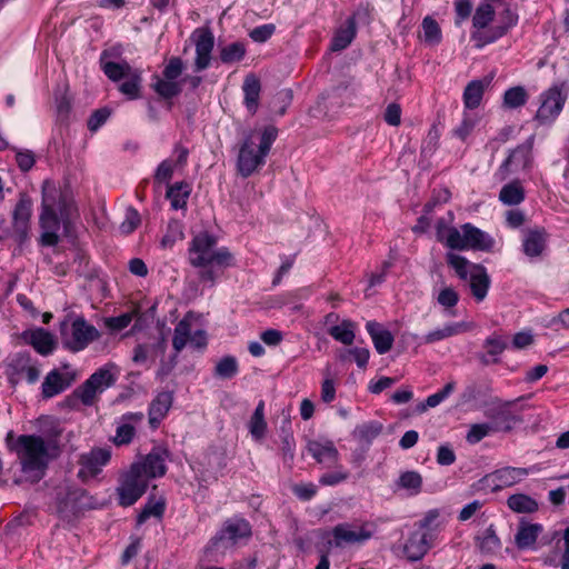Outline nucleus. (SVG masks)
Masks as SVG:
<instances>
[{
	"mask_svg": "<svg viewBox=\"0 0 569 569\" xmlns=\"http://www.w3.org/2000/svg\"><path fill=\"white\" fill-rule=\"evenodd\" d=\"M278 134L273 126L262 130H250L243 138L238 152L237 169L241 177L248 178L266 162V157Z\"/></svg>",
	"mask_w": 569,
	"mask_h": 569,
	"instance_id": "f257e3e1",
	"label": "nucleus"
},
{
	"mask_svg": "<svg viewBox=\"0 0 569 569\" xmlns=\"http://www.w3.org/2000/svg\"><path fill=\"white\" fill-rule=\"evenodd\" d=\"M11 449L16 451L24 473L31 475L34 480H40L44 476L49 463V451L43 438L21 435Z\"/></svg>",
	"mask_w": 569,
	"mask_h": 569,
	"instance_id": "f03ea898",
	"label": "nucleus"
},
{
	"mask_svg": "<svg viewBox=\"0 0 569 569\" xmlns=\"http://www.w3.org/2000/svg\"><path fill=\"white\" fill-rule=\"evenodd\" d=\"M189 261L193 267L201 269L200 280L213 286L223 269L233 264V257L227 248H220L190 253Z\"/></svg>",
	"mask_w": 569,
	"mask_h": 569,
	"instance_id": "7ed1b4c3",
	"label": "nucleus"
},
{
	"mask_svg": "<svg viewBox=\"0 0 569 569\" xmlns=\"http://www.w3.org/2000/svg\"><path fill=\"white\" fill-rule=\"evenodd\" d=\"M108 56L107 51H103L101 54V68L104 74L111 81H120L123 82L119 86V90L121 93L126 94L129 99H138L140 97L141 89V73L132 69L131 66L126 62H112L104 61V58Z\"/></svg>",
	"mask_w": 569,
	"mask_h": 569,
	"instance_id": "20e7f679",
	"label": "nucleus"
},
{
	"mask_svg": "<svg viewBox=\"0 0 569 569\" xmlns=\"http://www.w3.org/2000/svg\"><path fill=\"white\" fill-rule=\"evenodd\" d=\"M60 335L63 347L72 352L86 349L89 343L100 337L97 328L89 325L83 317L76 318L70 326L67 320L62 321Z\"/></svg>",
	"mask_w": 569,
	"mask_h": 569,
	"instance_id": "39448f33",
	"label": "nucleus"
},
{
	"mask_svg": "<svg viewBox=\"0 0 569 569\" xmlns=\"http://www.w3.org/2000/svg\"><path fill=\"white\" fill-rule=\"evenodd\" d=\"M569 96L567 80L552 84L540 94V106L535 119L541 124H549L560 114Z\"/></svg>",
	"mask_w": 569,
	"mask_h": 569,
	"instance_id": "423d86ee",
	"label": "nucleus"
},
{
	"mask_svg": "<svg viewBox=\"0 0 569 569\" xmlns=\"http://www.w3.org/2000/svg\"><path fill=\"white\" fill-rule=\"evenodd\" d=\"M497 12L499 14L497 26L490 27L488 31L471 33V40L475 41L476 48L480 49L486 44L497 41L518 23V14L512 8V0L499 1V10Z\"/></svg>",
	"mask_w": 569,
	"mask_h": 569,
	"instance_id": "0eeeda50",
	"label": "nucleus"
},
{
	"mask_svg": "<svg viewBox=\"0 0 569 569\" xmlns=\"http://www.w3.org/2000/svg\"><path fill=\"white\" fill-rule=\"evenodd\" d=\"M147 487L148 479L142 475L140 463H132L130 469L121 476L117 488L119 505L132 506L146 492Z\"/></svg>",
	"mask_w": 569,
	"mask_h": 569,
	"instance_id": "6e6552de",
	"label": "nucleus"
},
{
	"mask_svg": "<svg viewBox=\"0 0 569 569\" xmlns=\"http://www.w3.org/2000/svg\"><path fill=\"white\" fill-rule=\"evenodd\" d=\"M515 403L516 400L502 401L496 398L487 406L483 415L490 420L489 423L495 428L496 432H509L517 423L522 421L521 417L512 411Z\"/></svg>",
	"mask_w": 569,
	"mask_h": 569,
	"instance_id": "1a4fd4ad",
	"label": "nucleus"
},
{
	"mask_svg": "<svg viewBox=\"0 0 569 569\" xmlns=\"http://www.w3.org/2000/svg\"><path fill=\"white\" fill-rule=\"evenodd\" d=\"M251 526L246 519H228L221 530L211 539L206 552L233 546L239 539L251 537Z\"/></svg>",
	"mask_w": 569,
	"mask_h": 569,
	"instance_id": "9d476101",
	"label": "nucleus"
},
{
	"mask_svg": "<svg viewBox=\"0 0 569 569\" xmlns=\"http://www.w3.org/2000/svg\"><path fill=\"white\" fill-rule=\"evenodd\" d=\"M114 382V375L107 368H100L74 390L77 391L81 403L90 407L97 402L98 395L111 387Z\"/></svg>",
	"mask_w": 569,
	"mask_h": 569,
	"instance_id": "9b49d317",
	"label": "nucleus"
},
{
	"mask_svg": "<svg viewBox=\"0 0 569 569\" xmlns=\"http://www.w3.org/2000/svg\"><path fill=\"white\" fill-rule=\"evenodd\" d=\"M373 531L369 529V525L357 526L352 523H339L331 530L332 539L328 545L336 548H342L347 545L363 543L369 540Z\"/></svg>",
	"mask_w": 569,
	"mask_h": 569,
	"instance_id": "f8f14e48",
	"label": "nucleus"
},
{
	"mask_svg": "<svg viewBox=\"0 0 569 569\" xmlns=\"http://www.w3.org/2000/svg\"><path fill=\"white\" fill-rule=\"evenodd\" d=\"M77 379V373L69 363H64L59 369L51 370L42 382V397L50 399L67 390Z\"/></svg>",
	"mask_w": 569,
	"mask_h": 569,
	"instance_id": "ddd939ff",
	"label": "nucleus"
},
{
	"mask_svg": "<svg viewBox=\"0 0 569 569\" xmlns=\"http://www.w3.org/2000/svg\"><path fill=\"white\" fill-rule=\"evenodd\" d=\"M41 204L42 210L59 211L63 223H67L71 217L72 199L49 181H44L42 184Z\"/></svg>",
	"mask_w": 569,
	"mask_h": 569,
	"instance_id": "4468645a",
	"label": "nucleus"
},
{
	"mask_svg": "<svg viewBox=\"0 0 569 569\" xmlns=\"http://www.w3.org/2000/svg\"><path fill=\"white\" fill-rule=\"evenodd\" d=\"M535 137H529L526 142L513 149L508 158L500 166L499 172L502 179L511 172L530 167L532 161V147Z\"/></svg>",
	"mask_w": 569,
	"mask_h": 569,
	"instance_id": "2eb2a0df",
	"label": "nucleus"
},
{
	"mask_svg": "<svg viewBox=\"0 0 569 569\" xmlns=\"http://www.w3.org/2000/svg\"><path fill=\"white\" fill-rule=\"evenodd\" d=\"M31 212V199L26 193H21L12 212L13 236L20 244L28 239Z\"/></svg>",
	"mask_w": 569,
	"mask_h": 569,
	"instance_id": "dca6fc26",
	"label": "nucleus"
},
{
	"mask_svg": "<svg viewBox=\"0 0 569 569\" xmlns=\"http://www.w3.org/2000/svg\"><path fill=\"white\" fill-rule=\"evenodd\" d=\"M110 458V450L103 448H96L88 453L81 455L79 460L81 467L78 471V477L82 481L96 477L100 473L101 468L109 462Z\"/></svg>",
	"mask_w": 569,
	"mask_h": 569,
	"instance_id": "f3484780",
	"label": "nucleus"
},
{
	"mask_svg": "<svg viewBox=\"0 0 569 569\" xmlns=\"http://www.w3.org/2000/svg\"><path fill=\"white\" fill-rule=\"evenodd\" d=\"M528 475L527 468L503 467L486 475L482 481L491 486L492 491H498L515 486Z\"/></svg>",
	"mask_w": 569,
	"mask_h": 569,
	"instance_id": "a211bd4d",
	"label": "nucleus"
},
{
	"mask_svg": "<svg viewBox=\"0 0 569 569\" xmlns=\"http://www.w3.org/2000/svg\"><path fill=\"white\" fill-rule=\"evenodd\" d=\"M432 547V535L425 530L411 532L403 546V553L409 561L421 560Z\"/></svg>",
	"mask_w": 569,
	"mask_h": 569,
	"instance_id": "6ab92c4d",
	"label": "nucleus"
},
{
	"mask_svg": "<svg viewBox=\"0 0 569 569\" xmlns=\"http://www.w3.org/2000/svg\"><path fill=\"white\" fill-rule=\"evenodd\" d=\"M9 380L11 383H18L19 380L26 378L29 383H34L39 377V369L31 363V359L27 353H18L10 362Z\"/></svg>",
	"mask_w": 569,
	"mask_h": 569,
	"instance_id": "aec40b11",
	"label": "nucleus"
},
{
	"mask_svg": "<svg viewBox=\"0 0 569 569\" xmlns=\"http://www.w3.org/2000/svg\"><path fill=\"white\" fill-rule=\"evenodd\" d=\"M169 451L163 447H154L140 463L142 475L148 478L163 477L167 472L166 461L169 459Z\"/></svg>",
	"mask_w": 569,
	"mask_h": 569,
	"instance_id": "412c9836",
	"label": "nucleus"
},
{
	"mask_svg": "<svg viewBox=\"0 0 569 569\" xmlns=\"http://www.w3.org/2000/svg\"><path fill=\"white\" fill-rule=\"evenodd\" d=\"M366 329L379 355H385L391 350L395 340L393 336L389 330L385 329L381 323L377 321H368Z\"/></svg>",
	"mask_w": 569,
	"mask_h": 569,
	"instance_id": "4be33fe9",
	"label": "nucleus"
},
{
	"mask_svg": "<svg viewBox=\"0 0 569 569\" xmlns=\"http://www.w3.org/2000/svg\"><path fill=\"white\" fill-rule=\"evenodd\" d=\"M461 230L463 231L466 249L471 248L482 251L491 250L493 240L482 230L472 226L471 223H465L461 226Z\"/></svg>",
	"mask_w": 569,
	"mask_h": 569,
	"instance_id": "5701e85b",
	"label": "nucleus"
},
{
	"mask_svg": "<svg viewBox=\"0 0 569 569\" xmlns=\"http://www.w3.org/2000/svg\"><path fill=\"white\" fill-rule=\"evenodd\" d=\"M469 280L472 296L477 301H482L486 298L490 286V278L486 268L481 264H472Z\"/></svg>",
	"mask_w": 569,
	"mask_h": 569,
	"instance_id": "b1692460",
	"label": "nucleus"
},
{
	"mask_svg": "<svg viewBox=\"0 0 569 569\" xmlns=\"http://www.w3.org/2000/svg\"><path fill=\"white\" fill-rule=\"evenodd\" d=\"M542 530L543 528L540 523H529L521 520L515 536L516 546L521 550L532 547Z\"/></svg>",
	"mask_w": 569,
	"mask_h": 569,
	"instance_id": "393cba45",
	"label": "nucleus"
},
{
	"mask_svg": "<svg viewBox=\"0 0 569 569\" xmlns=\"http://www.w3.org/2000/svg\"><path fill=\"white\" fill-rule=\"evenodd\" d=\"M172 393L164 391L160 392L151 402L149 408V423L152 428H157L161 420L168 413L172 405Z\"/></svg>",
	"mask_w": 569,
	"mask_h": 569,
	"instance_id": "a878e982",
	"label": "nucleus"
},
{
	"mask_svg": "<svg viewBox=\"0 0 569 569\" xmlns=\"http://www.w3.org/2000/svg\"><path fill=\"white\" fill-rule=\"evenodd\" d=\"M190 193V184L186 181H180L168 187L166 198L170 201L172 209L179 210L187 207V200Z\"/></svg>",
	"mask_w": 569,
	"mask_h": 569,
	"instance_id": "bb28decb",
	"label": "nucleus"
},
{
	"mask_svg": "<svg viewBox=\"0 0 569 569\" xmlns=\"http://www.w3.org/2000/svg\"><path fill=\"white\" fill-rule=\"evenodd\" d=\"M24 336H29V343L42 356L51 353L54 349L52 335L42 328L26 332Z\"/></svg>",
	"mask_w": 569,
	"mask_h": 569,
	"instance_id": "cd10ccee",
	"label": "nucleus"
},
{
	"mask_svg": "<svg viewBox=\"0 0 569 569\" xmlns=\"http://www.w3.org/2000/svg\"><path fill=\"white\" fill-rule=\"evenodd\" d=\"M307 449L308 452L320 463H336L338 461V450L330 441L325 445L318 441H310Z\"/></svg>",
	"mask_w": 569,
	"mask_h": 569,
	"instance_id": "c85d7f7f",
	"label": "nucleus"
},
{
	"mask_svg": "<svg viewBox=\"0 0 569 569\" xmlns=\"http://www.w3.org/2000/svg\"><path fill=\"white\" fill-rule=\"evenodd\" d=\"M523 252L530 258L539 257L546 248V232L543 230H530L523 239Z\"/></svg>",
	"mask_w": 569,
	"mask_h": 569,
	"instance_id": "c756f323",
	"label": "nucleus"
},
{
	"mask_svg": "<svg viewBox=\"0 0 569 569\" xmlns=\"http://www.w3.org/2000/svg\"><path fill=\"white\" fill-rule=\"evenodd\" d=\"M242 90L244 93V103L249 111L256 112L258 107L261 84L259 78L250 73L244 78Z\"/></svg>",
	"mask_w": 569,
	"mask_h": 569,
	"instance_id": "7c9ffc66",
	"label": "nucleus"
},
{
	"mask_svg": "<svg viewBox=\"0 0 569 569\" xmlns=\"http://www.w3.org/2000/svg\"><path fill=\"white\" fill-rule=\"evenodd\" d=\"M489 82L485 80L470 81L463 91V103L468 109L477 108L483 97L485 89Z\"/></svg>",
	"mask_w": 569,
	"mask_h": 569,
	"instance_id": "2f4dec72",
	"label": "nucleus"
},
{
	"mask_svg": "<svg viewBox=\"0 0 569 569\" xmlns=\"http://www.w3.org/2000/svg\"><path fill=\"white\" fill-rule=\"evenodd\" d=\"M356 37V22L353 18L347 20V26L340 28L333 36L330 49L331 51H341L346 49Z\"/></svg>",
	"mask_w": 569,
	"mask_h": 569,
	"instance_id": "473e14b6",
	"label": "nucleus"
},
{
	"mask_svg": "<svg viewBox=\"0 0 569 569\" xmlns=\"http://www.w3.org/2000/svg\"><path fill=\"white\" fill-rule=\"evenodd\" d=\"M507 506L516 513H535L539 509L538 502L525 493L511 495L507 499Z\"/></svg>",
	"mask_w": 569,
	"mask_h": 569,
	"instance_id": "72a5a7b5",
	"label": "nucleus"
},
{
	"mask_svg": "<svg viewBox=\"0 0 569 569\" xmlns=\"http://www.w3.org/2000/svg\"><path fill=\"white\" fill-rule=\"evenodd\" d=\"M356 323L345 319L340 325L332 326L328 329V333L337 341L350 346L355 340Z\"/></svg>",
	"mask_w": 569,
	"mask_h": 569,
	"instance_id": "f704fd0d",
	"label": "nucleus"
},
{
	"mask_svg": "<svg viewBox=\"0 0 569 569\" xmlns=\"http://www.w3.org/2000/svg\"><path fill=\"white\" fill-rule=\"evenodd\" d=\"M525 199V190L519 181H512L503 186L499 193V200L507 206H516Z\"/></svg>",
	"mask_w": 569,
	"mask_h": 569,
	"instance_id": "c9c22d12",
	"label": "nucleus"
},
{
	"mask_svg": "<svg viewBox=\"0 0 569 569\" xmlns=\"http://www.w3.org/2000/svg\"><path fill=\"white\" fill-rule=\"evenodd\" d=\"M441 226H442V221H440L438 223V231H437L438 240L439 241L445 240L446 246L449 247L450 249L465 250L466 243H465V238H463V231L459 230L455 227H450V228L446 229L447 237L443 238Z\"/></svg>",
	"mask_w": 569,
	"mask_h": 569,
	"instance_id": "e433bc0d",
	"label": "nucleus"
},
{
	"mask_svg": "<svg viewBox=\"0 0 569 569\" xmlns=\"http://www.w3.org/2000/svg\"><path fill=\"white\" fill-rule=\"evenodd\" d=\"M465 330H466V326L463 323H460V322L449 323L441 329L430 331L428 335H426L422 338V342L427 343V345L433 343L436 341H440L442 339L461 333Z\"/></svg>",
	"mask_w": 569,
	"mask_h": 569,
	"instance_id": "4c0bfd02",
	"label": "nucleus"
},
{
	"mask_svg": "<svg viewBox=\"0 0 569 569\" xmlns=\"http://www.w3.org/2000/svg\"><path fill=\"white\" fill-rule=\"evenodd\" d=\"M397 486L411 495H418L421 491L422 477L417 471H405L398 478Z\"/></svg>",
	"mask_w": 569,
	"mask_h": 569,
	"instance_id": "58836bf2",
	"label": "nucleus"
},
{
	"mask_svg": "<svg viewBox=\"0 0 569 569\" xmlns=\"http://www.w3.org/2000/svg\"><path fill=\"white\" fill-rule=\"evenodd\" d=\"M263 410L264 402L260 401L249 422V430L254 439H261L267 429Z\"/></svg>",
	"mask_w": 569,
	"mask_h": 569,
	"instance_id": "ea45409f",
	"label": "nucleus"
},
{
	"mask_svg": "<svg viewBox=\"0 0 569 569\" xmlns=\"http://www.w3.org/2000/svg\"><path fill=\"white\" fill-rule=\"evenodd\" d=\"M191 333V325L187 319L180 320L173 332L172 346L176 353H179L188 343Z\"/></svg>",
	"mask_w": 569,
	"mask_h": 569,
	"instance_id": "a19ab883",
	"label": "nucleus"
},
{
	"mask_svg": "<svg viewBox=\"0 0 569 569\" xmlns=\"http://www.w3.org/2000/svg\"><path fill=\"white\" fill-rule=\"evenodd\" d=\"M528 101V93L523 87H512L503 94V106L509 109L522 107Z\"/></svg>",
	"mask_w": 569,
	"mask_h": 569,
	"instance_id": "79ce46f5",
	"label": "nucleus"
},
{
	"mask_svg": "<svg viewBox=\"0 0 569 569\" xmlns=\"http://www.w3.org/2000/svg\"><path fill=\"white\" fill-rule=\"evenodd\" d=\"M246 47L242 42H232L220 49V60L223 63H233L243 59Z\"/></svg>",
	"mask_w": 569,
	"mask_h": 569,
	"instance_id": "37998d69",
	"label": "nucleus"
},
{
	"mask_svg": "<svg viewBox=\"0 0 569 569\" xmlns=\"http://www.w3.org/2000/svg\"><path fill=\"white\" fill-rule=\"evenodd\" d=\"M423 40L431 46L440 43L442 39L439 23L430 16L422 20Z\"/></svg>",
	"mask_w": 569,
	"mask_h": 569,
	"instance_id": "c03bdc74",
	"label": "nucleus"
},
{
	"mask_svg": "<svg viewBox=\"0 0 569 569\" xmlns=\"http://www.w3.org/2000/svg\"><path fill=\"white\" fill-rule=\"evenodd\" d=\"M447 263L456 271L461 280L470 277V270L473 263H470L465 257L456 253H447Z\"/></svg>",
	"mask_w": 569,
	"mask_h": 569,
	"instance_id": "a18cd8bd",
	"label": "nucleus"
},
{
	"mask_svg": "<svg viewBox=\"0 0 569 569\" xmlns=\"http://www.w3.org/2000/svg\"><path fill=\"white\" fill-rule=\"evenodd\" d=\"M382 431V425L377 421H370L362 425L357 426L355 429V437H357L360 441H365L370 443L375 438H377Z\"/></svg>",
	"mask_w": 569,
	"mask_h": 569,
	"instance_id": "49530a36",
	"label": "nucleus"
},
{
	"mask_svg": "<svg viewBox=\"0 0 569 569\" xmlns=\"http://www.w3.org/2000/svg\"><path fill=\"white\" fill-rule=\"evenodd\" d=\"M237 359L232 356L223 357L214 367V376L221 379H231L238 372Z\"/></svg>",
	"mask_w": 569,
	"mask_h": 569,
	"instance_id": "de8ad7c7",
	"label": "nucleus"
},
{
	"mask_svg": "<svg viewBox=\"0 0 569 569\" xmlns=\"http://www.w3.org/2000/svg\"><path fill=\"white\" fill-rule=\"evenodd\" d=\"M153 90L163 99H171L181 92V87L173 80L157 78L152 84Z\"/></svg>",
	"mask_w": 569,
	"mask_h": 569,
	"instance_id": "09e8293b",
	"label": "nucleus"
},
{
	"mask_svg": "<svg viewBox=\"0 0 569 569\" xmlns=\"http://www.w3.org/2000/svg\"><path fill=\"white\" fill-rule=\"evenodd\" d=\"M164 512V499L160 498L157 501L149 499L141 512L138 515L137 521L139 525L143 523L150 517H162Z\"/></svg>",
	"mask_w": 569,
	"mask_h": 569,
	"instance_id": "8fccbe9b",
	"label": "nucleus"
},
{
	"mask_svg": "<svg viewBox=\"0 0 569 569\" xmlns=\"http://www.w3.org/2000/svg\"><path fill=\"white\" fill-rule=\"evenodd\" d=\"M479 548L482 552L492 553L501 546L500 539L496 535L493 526H489L481 538H479Z\"/></svg>",
	"mask_w": 569,
	"mask_h": 569,
	"instance_id": "3c124183",
	"label": "nucleus"
},
{
	"mask_svg": "<svg viewBox=\"0 0 569 569\" xmlns=\"http://www.w3.org/2000/svg\"><path fill=\"white\" fill-rule=\"evenodd\" d=\"M491 432H496L495 428L489 422L475 423L470 426V429L466 436V440L471 443H478Z\"/></svg>",
	"mask_w": 569,
	"mask_h": 569,
	"instance_id": "603ef678",
	"label": "nucleus"
},
{
	"mask_svg": "<svg viewBox=\"0 0 569 569\" xmlns=\"http://www.w3.org/2000/svg\"><path fill=\"white\" fill-rule=\"evenodd\" d=\"M216 244L217 240L213 236L207 232L199 233L192 239L191 247L189 249V254L200 251L212 250L214 249Z\"/></svg>",
	"mask_w": 569,
	"mask_h": 569,
	"instance_id": "864d4df0",
	"label": "nucleus"
},
{
	"mask_svg": "<svg viewBox=\"0 0 569 569\" xmlns=\"http://www.w3.org/2000/svg\"><path fill=\"white\" fill-rule=\"evenodd\" d=\"M39 221L43 230H59L60 222L63 220L61 219L59 211L42 210Z\"/></svg>",
	"mask_w": 569,
	"mask_h": 569,
	"instance_id": "5fc2aeb1",
	"label": "nucleus"
},
{
	"mask_svg": "<svg viewBox=\"0 0 569 569\" xmlns=\"http://www.w3.org/2000/svg\"><path fill=\"white\" fill-rule=\"evenodd\" d=\"M440 139V132L436 126H432L427 137L425 138L422 146H421V153L427 157L431 156L438 148Z\"/></svg>",
	"mask_w": 569,
	"mask_h": 569,
	"instance_id": "6e6d98bb",
	"label": "nucleus"
},
{
	"mask_svg": "<svg viewBox=\"0 0 569 569\" xmlns=\"http://www.w3.org/2000/svg\"><path fill=\"white\" fill-rule=\"evenodd\" d=\"M140 221L139 212L134 208L129 207L126 212V219L120 224L119 229L123 234H129L138 228Z\"/></svg>",
	"mask_w": 569,
	"mask_h": 569,
	"instance_id": "4d7b16f0",
	"label": "nucleus"
},
{
	"mask_svg": "<svg viewBox=\"0 0 569 569\" xmlns=\"http://www.w3.org/2000/svg\"><path fill=\"white\" fill-rule=\"evenodd\" d=\"M214 46V38L210 30H202L198 36L196 42V53H208L211 54V51Z\"/></svg>",
	"mask_w": 569,
	"mask_h": 569,
	"instance_id": "13d9d810",
	"label": "nucleus"
},
{
	"mask_svg": "<svg viewBox=\"0 0 569 569\" xmlns=\"http://www.w3.org/2000/svg\"><path fill=\"white\" fill-rule=\"evenodd\" d=\"M134 436V427L128 422L120 425L117 428L116 437L113 438V442L117 446L128 445L132 441Z\"/></svg>",
	"mask_w": 569,
	"mask_h": 569,
	"instance_id": "bf43d9fd",
	"label": "nucleus"
},
{
	"mask_svg": "<svg viewBox=\"0 0 569 569\" xmlns=\"http://www.w3.org/2000/svg\"><path fill=\"white\" fill-rule=\"evenodd\" d=\"M483 347L487 349L489 356L497 357L507 348V341L493 335L486 339Z\"/></svg>",
	"mask_w": 569,
	"mask_h": 569,
	"instance_id": "052dcab7",
	"label": "nucleus"
},
{
	"mask_svg": "<svg viewBox=\"0 0 569 569\" xmlns=\"http://www.w3.org/2000/svg\"><path fill=\"white\" fill-rule=\"evenodd\" d=\"M274 31L276 26L272 23H267L252 29L249 36L254 42L262 43L270 39Z\"/></svg>",
	"mask_w": 569,
	"mask_h": 569,
	"instance_id": "680f3d73",
	"label": "nucleus"
},
{
	"mask_svg": "<svg viewBox=\"0 0 569 569\" xmlns=\"http://www.w3.org/2000/svg\"><path fill=\"white\" fill-rule=\"evenodd\" d=\"M349 478V472L342 470L341 468L326 472L319 478V482L322 486H336L340 482L346 481Z\"/></svg>",
	"mask_w": 569,
	"mask_h": 569,
	"instance_id": "e2e57ef3",
	"label": "nucleus"
},
{
	"mask_svg": "<svg viewBox=\"0 0 569 569\" xmlns=\"http://www.w3.org/2000/svg\"><path fill=\"white\" fill-rule=\"evenodd\" d=\"M183 63L180 58L173 57L169 60L163 70V78L176 81L182 73Z\"/></svg>",
	"mask_w": 569,
	"mask_h": 569,
	"instance_id": "0e129e2a",
	"label": "nucleus"
},
{
	"mask_svg": "<svg viewBox=\"0 0 569 569\" xmlns=\"http://www.w3.org/2000/svg\"><path fill=\"white\" fill-rule=\"evenodd\" d=\"M174 164L171 160H163L157 168L154 173V182H168L173 174Z\"/></svg>",
	"mask_w": 569,
	"mask_h": 569,
	"instance_id": "69168bd1",
	"label": "nucleus"
},
{
	"mask_svg": "<svg viewBox=\"0 0 569 569\" xmlns=\"http://www.w3.org/2000/svg\"><path fill=\"white\" fill-rule=\"evenodd\" d=\"M292 492L302 501L312 499L317 493L315 483H297L292 487Z\"/></svg>",
	"mask_w": 569,
	"mask_h": 569,
	"instance_id": "338daca9",
	"label": "nucleus"
},
{
	"mask_svg": "<svg viewBox=\"0 0 569 569\" xmlns=\"http://www.w3.org/2000/svg\"><path fill=\"white\" fill-rule=\"evenodd\" d=\"M69 499L78 502L79 509H92L96 505L92 501V497H89L88 492L83 489H77L69 493Z\"/></svg>",
	"mask_w": 569,
	"mask_h": 569,
	"instance_id": "774afa93",
	"label": "nucleus"
}]
</instances>
